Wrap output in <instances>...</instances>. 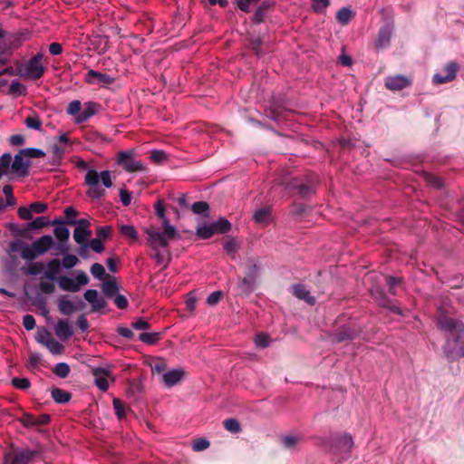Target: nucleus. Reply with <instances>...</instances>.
Masks as SVG:
<instances>
[{"mask_svg": "<svg viewBox=\"0 0 464 464\" xmlns=\"http://www.w3.org/2000/svg\"><path fill=\"white\" fill-rule=\"evenodd\" d=\"M100 179L107 188L113 185L110 170H103L99 174L95 169H89L85 175L84 183L89 186L86 194L92 199L98 200L105 195V190L99 187Z\"/></svg>", "mask_w": 464, "mask_h": 464, "instance_id": "obj_4", "label": "nucleus"}, {"mask_svg": "<svg viewBox=\"0 0 464 464\" xmlns=\"http://www.w3.org/2000/svg\"><path fill=\"white\" fill-rule=\"evenodd\" d=\"M254 220L257 224L268 225L271 219V208H263L257 209L254 214Z\"/></svg>", "mask_w": 464, "mask_h": 464, "instance_id": "obj_30", "label": "nucleus"}, {"mask_svg": "<svg viewBox=\"0 0 464 464\" xmlns=\"http://www.w3.org/2000/svg\"><path fill=\"white\" fill-rule=\"evenodd\" d=\"M163 228V232H159L153 227L144 229V233L148 235V245L151 249L166 248L169 246V239L178 237L177 230L170 225L169 220H165Z\"/></svg>", "mask_w": 464, "mask_h": 464, "instance_id": "obj_5", "label": "nucleus"}, {"mask_svg": "<svg viewBox=\"0 0 464 464\" xmlns=\"http://www.w3.org/2000/svg\"><path fill=\"white\" fill-rule=\"evenodd\" d=\"M152 251L153 253L150 256L155 260L158 266H162V268L166 269L171 261V254L168 247L162 249L156 248L152 249Z\"/></svg>", "mask_w": 464, "mask_h": 464, "instance_id": "obj_18", "label": "nucleus"}, {"mask_svg": "<svg viewBox=\"0 0 464 464\" xmlns=\"http://www.w3.org/2000/svg\"><path fill=\"white\" fill-rule=\"evenodd\" d=\"M275 5L274 1H264L259 7L256 10L252 21L255 24H260L264 21V18L269 9Z\"/></svg>", "mask_w": 464, "mask_h": 464, "instance_id": "obj_23", "label": "nucleus"}, {"mask_svg": "<svg viewBox=\"0 0 464 464\" xmlns=\"http://www.w3.org/2000/svg\"><path fill=\"white\" fill-rule=\"evenodd\" d=\"M459 68V65L456 62L448 63L441 71L432 76V83L434 85H441L453 82L456 79Z\"/></svg>", "mask_w": 464, "mask_h": 464, "instance_id": "obj_8", "label": "nucleus"}, {"mask_svg": "<svg viewBox=\"0 0 464 464\" xmlns=\"http://www.w3.org/2000/svg\"><path fill=\"white\" fill-rule=\"evenodd\" d=\"M32 245L39 255H43L53 246V239L51 236L44 235L34 240Z\"/></svg>", "mask_w": 464, "mask_h": 464, "instance_id": "obj_21", "label": "nucleus"}, {"mask_svg": "<svg viewBox=\"0 0 464 464\" xmlns=\"http://www.w3.org/2000/svg\"><path fill=\"white\" fill-rule=\"evenodd\" d=\"M21 154H24L26 158L31 159H39L45 156V152L44 150L36 148L22 149Z\"/></svg>", "mask_w": 464, "mask_h": 464, "instance_id": "obj_50", "label": "nucleus"}, {"mask_svg": "<svg viewBox=\"0 0 464 464\" xmlns=\"http://www.w3.org/2000/svg\"><path fill=\"white\" fill-rule=\"evenodd\" d=\"M85 81L90 84L109 85L113 83L115 79L106 73L90 70L85 76Z\"/></svg>", "mask_w": 464, "mask_h": 464, "instance_id": "obj_16", "label": "nucleus"}, {"mask_svg": "<svg viewBox=\"0 0 464 464\" xmlns=\"http://www.w3.org/2000/svg\"><path fill=\"white\" fill-rule=\"evenodd\" d=\"M293 295L298 299L305 301L310 305H314L316 302L315 297L311 295L310 292L302 284L293 285Z\"/></svg>", "mask_w": 464, "mask_h": 464, "instance_id": "obj_22", "label": "nucleus"}, {"mask_svg": "<svg viewBox=\"0 0 464 464\" xmlns=\"http://www.w3.org/2000/svg\"><path fill=\"white\" fill-rule=\"evenodd\" d=\"M224 428L234 434L239 433L242 430L240 422L234 418L227 419L223 422Z\"/></svg>", "mask_w": 464, "mask_h": 464, "instance_id": "obj_43", "label": "nucleus"}, {"mask_svg": "<svg viewBox=\"0 0 464 464\" xmlns=\"http://www.w3.org/2000/svg\"><path fill=\"white\" fill-rule=\"evenodd\" d=\"M11 383L14 388L22 391H25L31 386V382L27 378L14 377L12 379Z\"/></svg>", "mask_w": 464, "mask_h": 464, "instance_id": "obj_51", "label": "nucleus"}, {"mask_svg": "<svg viewBox=\"0 0 464 464\" xmlns=\"http://www.w3.org/2000/svg\"><path fill=\"white\" fill-rule=\"evenodd\" d=\"M329 5L330 0H312V8L315 13H324Z\"/></svg>", "mask_w": 464, "mask_h": 464, "instance_id": "obj_56", "label": "nucleus"}, {"mask_svg": "<svg viewBox=\"0 0 464 464\" xmlns=\"http://www.w3.org/2000/svg\"><path fill=\"white\" fill-rule=\"evenodd\" d=\"M371 295L375 299L379 306L386 308L396 314L402 315V310L401 307L395 304L382 290H371Z\"/></svg>", "mask_w": 464, "mask_h": 464, "instance_id": "obj_12", "label": "nucleus"}, {"mask_svg": "<svg viewBox=\"0 0 464 464\" xmlns=\"http://www.w3.org/2000/svg\"><path fill=\"white\" fill-rule=\"evenodd\" d=\"M58 309L62 314L70 315L77 308L71 300L66 298V296H61L58 300Z\"/></svg>", "mask_w": 464, "mask_h": 464, "instance_id": "obj_31", "label": "nucleus"}, {"mask_svg": "<svg viewBox=\"0 0 464 464\" xmlns=\"http://www.w3.org/2000/svg\"><path fill=\"white\" fill-rule=\"evenodd\" d=\"M53 372L60 378H66L70 373V366L65 362H59L55 364Z\"/></svg>", "mask_w": 464, "mask_h": 464, "instance_id": "obj_47", "label": "nucleus"}, {"mask_svg": "<svg viewBox=\"0 0 464 464\" xmlns=\"http://www.w3.org/2000/svg\"><path fill=\"white\" fill-rule=\"evenodd\" d=\"M120 233L128 238H130L131 241H136L138 239V232L134 226L131 225H122L120 227Z\"/></svg>", "mask_w": 464, "mask_h": 464, "instance_id": "obj_46", "label": "nucleus"}, {"mask_svg": "<svg viewBox=\"0 0 464 464\" xmlns=\"http://www.w3.org/2000/svg\"><path fill=\"white\" fill-rule=\"evenodd\" d=\"M424 179L426 183L435 188H441L444 186V180L442 178L436 176L432 173H424Z\"/></svg>", "mask_w": 464, "mask_h": 464, "instance_id": "obj_40", "label": "nucleus"}, {"mask_svg": "<svg viewBox=\"0 0 464 464\" xmlns=\"http://www.w3.org/2000/svg\"><path fill=\"white\" fill-rule=\"evenodd\" d=\"M50 224V220L47 217L41 216L37 217L34 220L27 223L26 227L27 229L34 230V229H41L44 227H47Z\"/></svg>", "mask_w": 464, "mask_h": 464, "instance_id": "obj_39", "label": "nucleus"}, {"mask_svg": "<svg viewBox=\"0 0 464 464\" xmlns=\"http://www.w3.org/2000/svg\"><path fill=\"white\" fill-rule=\"evenodd\" d=\"M78 262H79V259L76 256L66 255L63 258L62 265L64 268L70 269V268H72L73 266H75Z\"/></svg>", "mask_w": 464, "mask_h": 464, "instance_id": "obj_61", "label": "nucleus"}, {"mask_svg": "<svg viewBox=\"0 0 464 464\" xmlns=\"http://www.w3.org/2000/svg\"><path fill=\"white\" fill-rule=\"evenodd\" d=\"M61 271V262L58 259H52L47 264V270L44 277L49 280H55L57 274Z\"/></svg>", "mask_w": 464, "mask_h": 464, "instance_id": "obj_28", "label": "nucleus"}, {"mask_svg": "<svg viewBox=\"0 0 464 464\" xmlns=\"http://www.w3.org/2000/svg\"><path fill=\"white\" fill-rule=\"evenodd\" d=\"M155 212L157 216L162 219L163 226H165V220H169V218L165 216V207L162 199L157 200L154 205Z\"/></svg>", "mask_w": 464, "mask_h": 464, "instance_id": "obj_63", "label": "nucleus"}, {"mask_svg": "<svg viewBox=\"0 0 464 464\" xmlns=\"http://www.w3.org/2000/svg\"><path fill=\"white\" fill-rule=\"evenodd\" d=\"M318 185V177L313 172H306L303 175L295 176L284 182L285 188L293 194L298 195L302 198L308 199L316 192Z\"/></svg>", "mask_w": 464, "mask_h": 464, "instance_id": "obj_3", "label": "nucleus"}, {"mask_svg": "<svg viewBox=\"0 0 464 464\" xmlns=\"http://www.w3.org/2000/svg\"><path fill=\"white\" fill-rule=\"evenodd\" d=\"M239 246L235 237H228L225 240L223 244V248L225 252L230 256L232 258L235 257V255L238 249Z\"/></svg>", "mask_w": 464, "mask_h": 464, "instance_id": "obj_38", "label": "nucleus"}, {"mask_svg": "<svg viewBox=\"0 0 464 464\" xmlns=\"http://www.w3.org/2000/svg\"><path fill=\"white\" fill-rule=\"evenodd\" d=\"M8 60H0V76L17 75L25 80H38L44 73L42 60H16L15 66L7 65Z\"/></svg>", "mask_w": 464, "mask_h": 464, "instance_id": "obj_2", "label": "nucleus"}, {"mask_svg": "<svg viewBox=\"0 0 464 464\" xmlns=\"http://www.w3.org/2000/svg\"><path fill=\"white\" fill-rule=\"evenodd\" d=\"M197 235L202 239H208L215 235V233L211 224H205L197 229Z\"/></svg>", "mask_w": 464, "mask_h": 464, "instance_id": "obj_49", "label": "nucleus"}, {"mask_svg": "<svg viewBox=\"0 0 464 464\" xmlns=\"http://www.w3.org/2000/svg\"><path fill=\"white\" fill-rule=\"evenodd\" d=\"M392 31L393 26L390 24H385L380 29L378 38L376 40L377 48H384L389 45Z\"/></svg>", "mask_w": 464, "mask_h": 464, "instance_id": "obj_20", "label": "nucleus"}, {"mask_svg": "<svg viewBox=\"0 0 464 464\" xmlns=\"http://www.w3.org/2000/svg\"><path fill=\"white\" fill-rule=\"evenodd\" d=\"M354 16V13L350 7H343L336 13V20L342 25H346Z\"/></svg>", "mask_w": 464, "mask_h": 464, "instance_id": "obj_35", "label": "nucleus"}, {"mask_svg": "<svg viewBox=\"0 0 464 464\" xmlns=\"http://www.w3.org/2000/svg\"><path fill=\"white\" fill-rule=\"evenodd\" d=\"M55 334L62 340H67L73 335V330L67 319H60L55 325Z\"/></svg>", "mask_w": 464, "mask_h": 464, "instance_id": "obj_19", "label": "nucleus"}, {"mask_svg": "<svg viewBox=\"0 0 464 464\" xmlns=\"http://www.w3.org/2000/svg\"><path fill=\"white\" fill-rule=\"evenodd\" d=\"M97 104L93 102H90L85 104V108L83 111H81V113H79L75 118L76 123H82L89 120L92 116H93L96 113L95 107Z\"/></svg>", "mask_w": 464, "mask_h": 464, "instance_id": "obj_25", "label": "nucleus"}, {"mask_svg": "<svg viewBox=\"0 0 464 464\" xmlns=\"http://www.w3.org/2000/svg\"><path fill=\"white\" fill-rule=\"evenodd\" d=\"M40 343H43L53 354H61L64 351V346L53 338H49L46 341L39 339Z\"/></svg>", "mask_w": 464, "mask_h": 464, "instance_id": "obj_34", "label": "nucleus"}, {"mask_svg": "<svg viewBox=\"0 0 464 464\" xmlns=\"http://www.w3.org/2000/svg\"><path fill=\"white\" fill-rule=\"evenodd\" d=\"M116 161L127 172H139L146 169L142 161L135 160L133 154L129 151H120L117 154Z\"/></svg>", "mask_w": 464, "mask_h": 464, "instance_id": "obj_9", "label": "nucleus"}, {"mask_svg": "<svg viewBox=\"0 0 464 464\" xmlns=\"http://www.w3.org/2000/svg\"><path fill=\"white\" fill-rule=\"evenodd\" d=\"M8 94L15 98L19 96H24L26 95V86L21 83L19 81L14 80L11 82Z\"/></svg>", "mask_w": 464, "mask_h": 464, "instance_id": "obj_36", "label": "nucleus"}, {"mask_svg": "<svg viewBox=\"0 0 464 464\" xmlns=\"http://www.w3.org/2000/svg\"><path fill=\"white\" fill-rule=\"evenodd\" d=\"M89 283V277L83 271H79L74 279L63 276L58 278L59 287L67 292H78L81 285Z\"/></svg>", "mask_w": 464, "mask_h": 464, "instance_id": "obj_7", "label": "nucleus"}, {"mask_svg": "<svg viewBox=\"0 0 464 464\" xmlns=\"http://www.w3.org/2000/svg\"><path fill=\"white\" fill-rule=\"evenodd\" d=\"M210 443L207 439L198 438L193 440L192 450L194 451H202L209 447Z\"/></svg>", "mask_w": 464, "mask_h": 464, "instance_id": "obj_55", "label": "nucleus"}, {"mask_svg": "<svg viewBox=\"0 0 464 464\" xmlns=\"http://www.w3.org/2000/svg\"><path fill=\"white\" fill-rule=\"evenodd\" d=\"M44 268V266L42 262H34L31 263L26 271L25 274L30 276H37L39 275Z\"/></svg>", "mask_w": 464, "mask_h": 464, "instance_id": "obj_57", "label": "nucleus"}, {"mask_svg": "<svg viewBox=\"0 0 464 464\" xmlns=\"http://www.w3.org/2000/svg\"><path fill=\"white\" fill-rule=\"evenodd\" d=\"M191 209L195 214L208 215L209 206L206 201H197L192 205Z\"/></svg>", "mask_w": 464, "mask_h": 464, "instance_id": "obj_53", "label": "nucleus"}, {"mask_svg": "<svg viewBox=\"0 0 464 464\" xmlns=\"http://www.w3.org/2000/svg\"><path fill=\"white\" fill-rule=\"evenodd\" d=\"M24 124L28 129L35 130H41L43 122L39 116L37 115H30L27 116L24 120Z\"/></svg>", "mask_w": 464, "mask_h": 464, "instance_id": "obj_45", "label": "nucleus"}, {"mask_svg": "<svg viewBox=\"0 0 464 464\" xmlns=\"http://www.w3.org/2000/svg\"><path fill=\"white\" fill-rule=\"evenodd\" d=\"M139 339L140 342L149 344L153 345L156 344L160 339H161V334L160 333H141L139 335Z\"/></svg>", "mask_w": 464, "mask_h": 464, "instance_id": "obj_37", "label": "nucleus"}, {"mask_svg": "<svg viewBox=\"0 0 464 464\" xmlns=\"http://www.w3.org/2000/svg\"><path fill=\"white\" fill-rule=\"evenodd\" d=\"M112 405L117 418L121 420L126 417V411L124 403L118 398H114Z\"/></svg>", "mask_w": 464, "mask_h": 464, "instance_id": "obj_48", "label": "nucleus"}, {"mask_svg": "<svg viewBox=\"0 0 464 464\" xmlns=\"http://www.w3.org/2000/svg\"><path fill=\"white\" fill-rule=\"evenodd\" d=\"M182 376H183L182 371L172 370V371L166 372L163 375V381H164V383L168 387H171V386H174L175 384H177L181 380Z\"/></svg>", "mask_w": 464, "mask_h": 464, "instance_id": "obj_32", "label": "nucleus"}, {"mask_svg": "<svg viewBox=\"0 0 464 464\" xmlns=\"http://www.w3.org/2000/svg\"><path fill=\"white\" fill-rule=\"evenodd\" d=\"M39 455L38 450L28 448L6 452L4 464H30Z\"/></svg>", "mask_w": 464, "mask_h": 464, "instance_id": "obj_6", "label": "nucleus"}, {"mask_svg": "<svg viewBox=\"0 0 464 464\" xmlns=\"http://www.w3.org/2000/svg\"><path fill=\"white\" fill-rule=\"evenodd\" d=\"M24 154H21V150L17 154L14 155V160L12 159V171L20 177H26L29 175V168L31 162L28 159H25Z\"/></svg>", "mask_w": 464, "mask_h": 464, "instance_id": "obj_14", "label": "nucleus"}, {"mask_svg": "<svg viewBox=\"0 0 464 464\" xmlns=\"http://www.w3.org/2000/svg\"><path fill=\"white\" fill-rule=\"evenodd\" d=\"M19 421L25 428H31L35 426V416L31 413H24L21 418H19Z\"/></svg>", "mask_w": 464, "mask_h": 464, "instance_id": "obj_62", "label": "nucleus"}, {"mask_svg": "<svg viewBox=\"0 0 464 464\" xmlns=\"http://www.w3.org/2000/svg\"><path fill=\"white\" fill-rule=\"evenodd\" d=\"M37 256H39V254L33 247V246L31 247H29L25 245L21 253L22 258L28 260V261H32V260L35 259Z\"/></svg>", "mask_w": 464, "mask_h": 464, "instance_id": "obj_58", "label": "nucleus"}, {"mask_svg": "<svg viewBox=\"0 0 464 464\" xmlns=\"http://www.w3.org/2000/svg\"><path fill=\"white\" fill-rule=\"evenodd\" d=\"M254 343L259 348L268 347L270 343L269 335L265 333H260L255 336Z\"/></svg>", "mask_w": 464, "mask_h": 464, "instance_id": "obj_52", "label": "nucleus"}, {"mask_svg": "<svg viewBox=\"0 0 464 464\" xmlns=\"http://www.w3.org/2000/svg\"><path fill=\"white\" fill-rule=\"evenodd\" d=\"M82 104L80 101H72L69 103L67 108V112L70 115H72L76 118V116L81 113Z\"/></svg>", "mask_w": 464, "mask_h": 464, "instance_id": "obj_64", "label": "nucleus"}, {"mask_svg": "<svg viewBox=\"0 0 464 464\" xmlns=\"http://www.w3.org/2000/svg\"><path fill=\"white\" fill-rule=\"evenodd\" d=\"M257 270V266L253 264L248 268L247 276L240 279L238 288L243 295H248L254 291Z\"/></svg>", "mask_w": 464, "mask_h": 464, "instance_id": "obj_11", "label": "nucleus"}, {"mask_svg": "<svg viewBox=\"0 0 464 464\" xmlns=\"http://www.w3.org/2000/svg\"><path fill=\"white\" fill-rule=\"evenodd\" d=\"M66 147L63 144L54 143L52 147V162L56 166H60L62 164L63 155L65 153Z\"/></svg>", "mask_w": 464, "mask_h": 464, "instance_id": "obj_33", "label": "nucleus"}, {"mask_svg": "<svg viewBox=\"0 0 464 464\" xmlns=\"http://www.w3.org/2000/svg\"><path fill=\"white\" fill-rule=\"evenodd\" d=\"M91 231L85 227H75L73 231V238L78 244H85L87 238L91 236Z\"/></svg>", "mask_w": 464, "mask_h": 464, "instance_id": "obj_42", "label": "nucleus"}, {"mask_svg": "<svg viewBox=\"0 0 464 464\" xmlns=\"http://www.w3.org/2000/svg\"><path fill=\"white\" fill-rule=\"evenodd\" d=\"M437 327L448 334L443 351L450 361L464 357V322L450 317L447 313L440 314L437 318Z\"/></svg>", "mask_w": 464, "mask_h": 464, "instance_id": "obj_1", "label": "nucleus"}, {"mask_svg": "<svg viewBox=\"0 0 464 464\" xmlns=\"http://www.w3.org/2000/svg\"><path fill=\"white\" fill-rule=\"evenodd\" d=\"M411 83L409 77L399 74L386 77L384 86L390 91L396 92L410 87Z\"/></svg>", "mask_w": 464, "mask_h": 464, "instance_id": "obj_13", "label": "nucleus"}, {"mask_svg": "<svg viewBox=\"0 0 464 464\" xmlns=\"http://www.w3.org/2000/svg\"><path fill=\"white\" fill-rule=\"evenodd\" d=\"M92 374L94 377V383L102 392H107L109 389V379L114 381L111 371L109 368L95 367L92 369Z\"/></svg>", "mask_w": 464, "mask_h": 464, "instance_id": "obj_10", "label": "nucleus"}, {"mask_svg": "<svg viewBox=\"0 0 464 464\" xmlns=\"http://www.w3.org/2000/svg\"><path fill=\"white\" fill-rule=\"evenodd\" d=\"M102 291L108 297H113L119 291L115 279L108 280L102 284Z\"/></svg>", "mask_w": 464, "mask_h": 464, "instance_id": "obj_41", "label": "nucleus"}, {"mask_svg": "<svg viewBox=\"0 0 464 464\" xmlns=\"http://www.w3.org/2000/svg\"><path fill=\"white\" fill-rule=\"evenodd\" d=\"M361 331L352 327L350 325H343L338 328L333 334V338L337 343H342L344 341H351L355 339Z\"/></svg>", "mask_w": 464, "mask_h": 464, "instance_id": "obj_15", "label": "nucleus"}, {"mask_svg": "<svg viewBox=\"0 0 464 464\" xmlns=\"http://www.w3.org/2000/svg\"><path fill=\"white\" fill-rule=\"evenodd\" d=\"M53 400L57 403H66L72 399V394L61 388L54 387L51 391Z\"/></svg>", "mask_w": 464, "mask_h": 464, "instance_id": "obj_29", "label": "nucleus"}, {"mask_svg": "<svg viewBox=\"0 0 464 464\" xmlns=\"http://www.w3.org/2000/svg\"><path fill=\"white\" fill-rule=\"evenodd\" d=\"M20 44V38L15 42H8L1 40L0 43V54L7 53L10 50L17 48Z\"/></svg>", "mask_w": 464, "mask_h": 464, "instance_id": "obj_54", "label": "nucleus"}, {"mask_svg": "<svg viewBox=\"0 0 464 464\" xmlns=\"http://www.w3.org/2000/svg\"><path fill=\"white\" fill-rule=\"evenodd\" d=\"M53 224L55 225L53 229L55 237L61 242L67 241L70 237V231L66 227L64 221L54 220Z\"/></svg>", "mask_w": 464, "mask_h": 464, "instance_id": "obj_24", "label": "nucleus"}, {"mask_svg": "<svg viewBox=\"0 0 464 464\" xmlns=\"http://www.w3.org/2000/svg\"><path fill=\"white\" fill-rule=\"evenodd\" d=\"M334 443L339 449L345 448L348 452H350L353 447V440L349 433L337 435L334 439Z\"/></svg>", "mask_w": 464, "mask_h": 464, "instance_id": "obj_26", "label": "nucleus"}, {"mask_svg": "<svg viewBox=\"0 0 464 464\" xmlns=\"http://www.w3.org/2000/svg\"><path fill=\"white\" fill-rule=\"evenodd\" d=\"M402 282V279L400 278V277H396V276H386V283L389 286V293L392 295H396V291L394 289V287L401 284Z\"/></svg>", "mask_w": 464, "mask_h": 464, "instance_id": "obj_59", "label": "nucleus"}, {"mask_svg": "<svg viewBox=\"0 0 464 464\" xmlns=\"http://www.w3.org/2000/svg\"><path fill=\"white\" fill-rule=\"evenodd\" d=\"M9 169H12V155L6 152L0 157V171L3 172V176L8 173Z\"/></svg>", "mask_w": 464, "mask_h": 464, "instance_id": "obj_44", "label": "nucleus"}, {"mask_svg": "<svg viewBox=\"0 0 464 464\" xmlns=\"http://www.w3.org/2000/svg\"><path fill=\"white\" fill-rule=\"evenodd\" d=\"M84 298L92 304V311L98 312L103 309L107 303L102 296H99L97 290L88 289L84 293Z\"/></svg>", "mask_w": 464, "mask_h": 464, "instance_id": "obj_17", "label": "nucleus"}, {"mask_svg": "<svg viewBox=\"0 0 464 464\" xmlns=\"http://www.w3.org/2000/svg\"><path fill=\"white\" fill-rule=\"evenodd\" d=\"M91 273L95 278L100 280L103 279L105 276V269L103 266L99 263H94L91 266Z\"/></svg>", "mask_w": 464, "mask_h": 464, "instance_id": "obj_60", "label": "nucleus"}, {"mask_svg": "<svg viewBox=\"0 0 464 464\" xmlns=\"http://www.w3.org/2000/svg\"><path fill=\"white\" fill-rule=\"evenodd\" d=\"M215 234H227L231 230V223L225 218H220L211 223Z\"/></svg>", "mask_w": 464, "mask_h": 464, "instance_id": "obj_27", "label": "nucleus"}]
</instances>
